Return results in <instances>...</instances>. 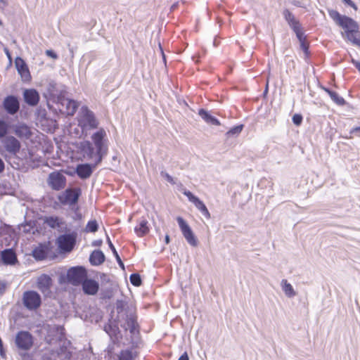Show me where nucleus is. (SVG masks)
<instances>
[{
	"instance_id": "nucleus-1",
	"label": "nucleus",
	"mask_w": 360,
	"mask_h": 360,
	"mask_svg": "<svg viewBox=\"0 0 360 360\" xmlns=\"http://www.w3.org/2000/svg\"><path fill=\"white\" fill-rule=\"evenodd\" d=\"M330 18L342 30V37L354 45L360 46V27L353 18L341 15L334 9L328 10Z\"/></svg>"
},
{
	"instance_id": "nucleus-2",
	"label": "nucleus",
	"mask_w": 360,
	"mask_h": 360,
	"mask_svg": "<svg viewBox=\"0 0 360 360\" xmlns=\"http://www.w3.org/2000/svg\"><path fill=\"white\" fill-rule=\"evenodd\" d=\"M77 122L82 130L96 129L99 124L94 112L86 106L82 107L77 116Z\"/></svg>"
},
{
	"instance_id": "nucleus-3",
	"label": "nucleus",
	"mask_w": 360,
	"mask_h": 360,
	"mask_svg": "<svg viewBox=\"0 0 360 360\" xmlns=\"http://www.w3.org/2000/svg\"><path fill=\"white\" fill-rule=\"evenodd\" d=\"M77 233L75 232L60 235L56 239V245L60 253L72 252L76 245Z\"/></svg>"
},
{
	"instance_id": "nucleus-4",
	"label": "nucleus",
	"mask_w": 360,
	"mask_h": 360,
	"mask_svg": "<svg viewBox=\"0 0 360 360\" xmlns=\"http://www.w3.org/2000/svg\"><path fill=\"white\" fill-rule=\"evenodd\" d=\"M87 273L83 266H75L70 268L67 273V278L69 283L73 285L82 284L86 278Z\"/></svg>"
},
{
	"instance_id": "nucleus-5",
	"label": "nucleus",
	"mask_w": 360,
	"mask_h": 360,
	"mask_svg": "<svg viewBox=\"0 0 360 360\" xmlns=\"http://www.w3.org/2000/svg\"><path fill=\"white\" fill-rule=\"evenodd\" d=\"M17 347L23 351L30 350L34 345V338L28 331H19L15 339Z\"/></svg>"
},
{
	"instance_id": "nucleus-6",
	"label": "nucleus",
	"mask_w": 360,
	"mask_h": 360,
	"mask_svg": "<svg viewBox=\"0 0 360 360\" xmlns=\"http://www.w3.org/2000/svg\"><path fill=\"white\" fill-rule=\"evenodd\" d=\"M24 306L29 310H36L41 306V299L40 295L34 290L24 292L22 295Z\"/></svg>"
},
{
	"instance_id": "nucleus-7",
	"label": "nucleus",
	"mask_w": 360,
	"mask_h": 360,
	"mask_svg": "<svg viewBox=\"0 0 360 360\" xmlns=\"http://www.w3.org/2000/svg\"><path fill=\"white\" fill-rule=\"evenodd\" d=\"M105 138L106 132L103 128H101L91 136V140L96 148V153L97 156L96 164L101 162L102 160V150L104 146V141Z\"/></svg>"
},
{
	"instance_id": "nucleus-8",
	"label": "nucleus",
	"mask_w": 360,
	"mask_h": 360,
	"mask_svg": "<svg viewBox=\"0 0 360 360\" xmlns=\"http://www.w3.org/2000/svg\"><path fill=\"white\" fill-rule=\"evenodd\" d=\"M176 221L178 222L181 231L186 241L191 246L196 247L198 245V242L189 225L181 217H177Z\"/></svg>"
},
{
	"instance_id": "nucleus-9",
	"label": "nucleus",
	"mask_w": 360,
	"mask_h": 360,
	"mask_svg": "<svg viewBox=\"0 0 360 360\" xmlns=\"http://www.w3.org/2000/svg\"><path fill=\"white\" fill-rule=\"evenodd\" d=\"M80 195L79 188H68L58 197V200L63 205H72L77 203Z\"/></svg>"
},
{
	"instance_id": "nucleus-10",
	"label": "nucleus",
	"mask_w": 360,
	"mask_h": 360,
	"mask_svg": "<svg viewBox=\"0 0 360 360\" xmlns=\"http://www.w3.org/2000/svg\"><path fill=\"white\" fill-rule=\"evenodd\" d=\"M66 177L62 172H53L49 175L48 183L51 188L56 191L63 189L66 186Z\"/></svg>"
},
{
	"instance_id": "nucleus-11",
	"label": "nucleus",
	"mask_w": 360,
	"mask_h": 360,
	"mask_svg": "<svg viewBox=\"0 0 360 360\" xmlns=\"http://www.w3.org/2000/svg\"><path fill=\"white\" fill-rule=\"evenodd\" d=\"M77 153L81 155L82 159L91 160L96 155L95 149L89 141H81L76 145Z\"/></svg>"
},
{
	"instance_id": "nucleus-12",
	"label": "nucleus",
	"mask_w": 360,
	"mask_h": 360,
	"mask_svg": "<svg viewBox=\"0 0 360 360\" xmlns=\"http://www.w3.org/2000/svg\"><path fill=\"white\" fill-rule=\"evenodd\" d=\"M283 15L285 20L288 23L289 26L292 29V30L296 34L297 38H301L302 35V27L297 20L295 15L287 8L284 9L283 11Z\"/></svg>"
},
{
	"instance_id": "nucleus-13",
	"label": "nucleus",
	"mask_w": 360,
	"mask_h": 360,
	"mask_svg": "<svg viewBox=\"0 0 360 360\" xmlns=\"http://www.w3.org/2000/svg\"><path fill=\"white\" fill-rule=\"evenodd\" d=\"M3 145L6 150L10 154L15 155L20 152L21 144L20 142L14 136H6L2 141Z\"/></svg>"
},
{
	"instance_id": "nucleus-14",
	"label": "nucleus",
	"mask_w": 360,
	"mask_h": 360,
	"mask_svg": "<svg viewBox=\"0 0 360 360\" xmlns=\"http://www.w3.org/2000/svg\"><path fill=\"white\" fill-rule=\"evenodd\" d=\"M188 200L194 204L196 208L207 218L211 217L210 213L207 207L198 197L195 196L191 191L185 190L183 193Z\"/></svg>"
},
{
	"instance_id": "nucleus-15",
	"label": "nucleus",
	"mask_w": 360,
	"mask_h": 360,
	"mask_svg": "<svg viewBox=\"0 0 360 360\" xmlns=\"http://www.w3.org/2000/svg\"><path fill=\"white\" fill-rule=\"evenodd\" d=\"M51 249L50 242L41 243L33 250L32 255L37 260H44L51 253Z\"/></svg>"
},
{
	"instance_id": "nucleus-16",
	"label": "nucleus",
	"mask_w": 360,
	"mask_h": 360,
	"mask_svg": "<svg viewBox=\"0 0 360 360\" xmlns=\"http://www.w3.org/2000/svg\"><path fill=\"white\" fill-rule=\"evenodd\" d=\"M15 65L22 79L24 82H29L31 79V75L25 60L22 58L18 57L15 58Z\"/></svg>"
},
{
	"instance_id": "nucleus-17",
	"label": "nucleus",
	"mask_w": 360,
	"mask_h": 360,
	"mask_svg": "<svg viewBox=\"0 0 360 360\" xmlns=\"http://www.w3.org/2000/svg\"><path fill=\"white\" fill-rule=\"evenodd\" d=\"M4 107L8 113L14 115L19 110L20 105L16 97L8 96L4 101Z\"/></svg>"
},
{
	"instance_id": "nucleus-18",
	"label": "nucleus",
	"mask_w": 360,
	"mask_h": 360,
	"mask_svg": "<svg viewBox=\"0 0 360 360\" xmlns=\"http://www.w3.org/2000/svg\"><path fill=\"white\" fill-rule=\"evenodd\" d=\"M52 286V279L47 274H41L37 281V287L42 292L46 293L50 291Z\"/></svg>"
},
{
	"instance_id": "nucleus-19",
	"label": "nucleus",
	"mask_w": 360,
	"mask_h": 360,
	"mask_svg": "<svg viewBox=\"0 0 360 360\" xmlns=\"http://www.w3.org/2000/svg\"><path fill=\"white\" fill-rule=\"evenodd\" d=\"M82 285L83 291L86 295H94L99 290L98 282L93 279L86 278Z\"/></svg>"
},
{
	"instance_id": "nucleus-20",
	"label": "nucleus",
	"mask_w": 360,
	"mask_h": 360,
	"mask_svg": "<svg viewBox=\"0 0 360 360\" xmlns=\"http://www.w3.org/2000/svg\"><path fill=\"white\" fill-rule=\"evenodd\" d=\"M97 165L96 163L94 165L89 164L78 165L76 167V173L80 179H88L92 174L93 169Z\"/></svg>"
},
{
	"instance_id": "nucleus-21",
	"label": "nucleus",
	"mask_w": 360,
	"mask_h": 360,
	"mask_svg": "<svg viewBox=\"0 0 360 360\" xmlns=\"http://www.w3.org/2000/svg\"><path fill=\"white\" fill-rule=\"evenodd\" d=\"M25 101L31 106H35L39 101V93L33 89H25L23 93Z\"/></svg>"
},
{
	"instance_id": "nucleus-22",
	"label": "nucleus",
	"mask_w": 360,
	"mask_h": 360,
	"mask_svg": "<svg viewBox=\"0 0 360 360\" xmlns=\"http://www.w3.org/2000/svg\"><path fill=\"white\" fill-rule=\"evenodd\" d=\"M15 134L21 139H29L32 136L30 127L25 124H20L15 127Z\"/></svg>"
},
{
	"instance_id": "nucleus-23",
	"label": "nucleus",
	"mask_w": 360,
	"mask_h": 360,
	"mask_svg": "<svg viewBox=\"0 0 360 360\" xmlns=\"http://www.w3.org/2000/svg\"><path fill=\"white\" fill-rule=\"evenodd\" d=\"M150 231V226L148 222L146 219L139 221V223L134 227V232L138 237L142 238L146 236Z\"/></svg>"
},
{
	"instance_id": "nucleus-24",
	"label": "nucleus",
	"mask_w": 360,
	"mask_h": 360,
	"mask_svg": "<svg viewBox=\"0 0 360 360\" xmlns=\"http://www.w3.org/2000/svg\"><path fill=\"white\" fill-rule=\"evenodd\" d=\"M43 221L51 229L60 228L63 224L62 219L57 216H46L43 218Z\"/></svg>"
},
{
	"instance_id": "nucleus-25",
	"label": "nucleus",
	"mask_w": 360,
	"mask_h": 360,
	"mask_svg": "<svg viewBox=\"0 0 360 360\" xmlns=\"http://www.w3.org/2000/svg\"><path fill=\"white\" fill-rule=\"evenodd\" d=\"M1 259L6 264H14L17 261V257L12 249H6L1 252Z\"/></svg>"
},
{
	"instance_id": "nucleus-26",
	"label": "nucleus",
	"mask_w": 360,
	"mask_h": 360,
	"mask_svg": "<svg viewBox=\"0 0 360 360\" xmlns=\"http://www.w3.org/2000/svg\"><path fill=\"white\" fill-rule=\"evenodd\" d=\"M90 263L94 266H98L105 261V255L101 250H94L89 257Z\"/></svg>"
},
{
	"instance_id": "nucleus-27",
	"label": "nucleus",
	"mask_w": 360,
	"mask_h": 360,
	"mask_svg": "<svg viewBox=\"0 0 360 360\" xmlns=\"http://www.w3.org/2000/svg\"><path fill=\"white\" fill-rule=\"evenodd\" d=\"M198 115L207 122L215 126H219L221 122L218 119L212 116L204 109H200Z\"/></svg>"
},
{
	"instance_id": "nucleus-28",
	"label": "nucleus",
	"mask_w": 360,
	"mask_h": 360,
	"mask_svg": "<svg viewBox=\"0 0 360 360\" xmlns=\"http://www.w3.org/2000/svg\"><path fill=\"white\" fill-rule=\"evenodd\" d=\"M323 89L330 96V98L338 105H343L345 103V99L339 94L328 88L323 87Z\"/></svg>"
},
{
	"instance_id": "nucleus-29",
	"label": "nucleus",
	"mask_w": 360,
	"mask_h": 360,
	"mask_svg": "<svg viewBox=\"0 0 360 360\" xmlns=\"http://www.w3.org/2000/svg\"><path fill=\"white\" fill-rule=\"evenodd\" d=\"M282 286L283 290L287 296L292 297L295 295L292 286L290 283H288L286 280L282 281Z\"/></svg>"
},
{
	"instance_id": "nucleus-30",
	"label": "nucleus",
	"mask_w": 360,
	"mask_h": 360,
	"mask_svg": "<svg viewBox=\"0 0 360 360\" xmlns=\"http://www.w3.org/2000/svg\"><path fill=\"white\" fill-rule=\"evenodd\" d=\"M136 355L129 349L122 350L120 353L119 360H134Z\"/></svg>"
},
{
	"instance_id": "nucleus-31",
	"label": "nucleus",
	"mask_w": 360,
	"mask_h": 360,
	"mask_svg": "<svg viewBox=\"0 0 360 360\" xmlns=\"http://www.w3.org/2000/svg\"><path fill=\"white\" fill-rule=\"evenodd\" d=\"M8 124L6 121L0 119V139L6 137L8 133Z\"/></svg>"
},
{
	"instance_id": "nucleus-32",
	"label": "nucleus",
	"mask_w": 360,
	"mask_h": 360,
	"mask_svg": "<svg viewBox=\"0 0 360 360\" xmlns=\"http://www.w3.org/2000/svg\"><path fill=\"white\" fill-rule=\"evenodd\" d=\"M98 226L97 221L96 220H91L88 221L85 230L86 232L94 233L98 231Z\"/></svg>"
},
{
	"instance_id": "nucleus-33",
	"label": "nucleus",
	"mask_w": 360,
	"mask_h": 360,
	"mask_svg": "<svg viewBox=\"0 0 360 360\" xmlns=\"http://www.w3.org/2000/svg\"><path fill=\"white\" fill-rule=\"evenodd\" d=\"M129 279H130L131 283L136 287L140 286L142 283L141 276L138 274H131Z\"/></svg>"
},
{
	"instance_id": "nucleus-34",
	"label": "nucleus",
	"mask_w": 360,
	"mask_h": 360,
	"mask_svg": "<svg viewBox=\"0 0 360 360\" xmlns=\"http://www.w3.org/2000/svg\"><path fill=\"white\" fill-rule=\"evenodd\" d=\"M77 103L73 100H69L68 101V114L74 115L77 109Z\"/></svg>"
},
{
	"instance_id": "nucleus-35",
	"label": "nucleus",
	"mask_w": 360,
	"mask_h": 360,
	"mask_svg": "<svg viewBox=\"0 0 360 360\" xmlns=\"http://www.w3.org/2000/svg\"><path fill=\"white\" fill-rule=\"evenodd\" d=\"M243 128V125H237L230 129L226 134V136L229 137L235 134H239Z\"/></svg>"
},
{
	"instance_id": "nucleus-36",
	"label": "nucleus",
	"mask_w": 360,
	"mask_h": 360,
	"mask_svg": "<svg viewBox=\"0 0 360 360\" xmlns=\"http://www.w3.org/2000/svg\"><path fill=\"white\" fill-rule=\"evenodd\" d=\"M299 41H300V46L301 49L303 50V51L305 53L307 56L309 55V44L306 41L305 37L304 36V32H302V35L301 38H298Z\"/></svg>"
},
{
	"instance_id": "nucleus-37",
	"label": "nucleus",
	"mask_w": 360,
	"mask_h": 360,
	"mask_svg": "<svg viewBox=\"0 0 360 360\" xmlns=\"http://www.w3.org/2000/svg\"><path fill=\"white\" fill-rule=\"evenodd\" d=\"M292 122L297 126L300 125L302 122V116L300 114H295L292 116Z\"/></svg>"
},
{
	"instance_id": "nucleus-38",
	"label": "nucleus",
	"mask_w": 360,
	"mask_h": 360,
	"mask_svg": "<svg viewBox=\"0 0 360 360\" xmlns=\"http://www.w3.org/2000/svg\"><path fill=\"white\" fill-rule=\"evenodd\" d=\"M113 254L116 258V260L119 264V266L122 268V269H124V263L122 262V259H120L117 252L116 251L115 248H113Z\"/></svg>"
},
{
	"instance_id": "nucleus-39",
	"label": "nucleus",
	"mask_w": 360,
	"mask_h": 360,
	"mask_svg": "<svg viewBox=\"0 0 360 360\" xmlns=\"http://www.w3.org/2000/svg\"><path fill=\"white\" fill-rule=\"evenodd\" d=\"M342 1L345 4L348 5L349 6L352 7V8H354V11L358 10L357 6L352 0H342Z\"/></svg>"
},
{
	"instance_id": "nucleus-40",
	"label": "nucleus",
	"mask_w": 360,
	"mask_h": 360,
	"mask_svg": "<svg viewBox=\"0 0 360 360\" xmlns=\"http://www.w3.org/2000/svg\"><path fill=\"white\" fill-rule=\"evenodd\" d=\"M46 54L53 59H56L58 58L57 54L51 50L46 51Z\"/></svg>"
},
{
	"instance_id": "nucleus-41",
	"label": "nucleus",
	"mask_w": 360,
	"mask_h": 360,
	"mask_svg": "<svg viewBox=\"0 0 360 360\" xmlns=\"http://www.w3.org/2000/svg\"><path fill=\"white\" fill-rule=\"evenodd\" d=\"M358 133V136L360 137V127H354L351 129L350 134Z\"/></svg>"
},
{
	"instance_id": "nucleus-42",
	"label": "nucleus",
	"mask_w": 360,
	"mask_h": 360,
	"mask_svg": "<svg viewBox=\"0 0 360 360\" xmlns=\"http://www.w3.org/2000/svg\"><path fill=\"white\" fill-rule=\"evenodd\" d=\"M178 360H189L188 355L187 352H184Z\"/></svg>"
},
{
	"instance_id": "nucleus-43",
	"label": "nucleus",
	"mask_w": 360,
	"mask_h": 360,
	"mask_svg": "<svg viewBox=\"0 0 360 360\" xmlns=\"http://www.w3.org/2000/svg\"><path fill=\"white\" fill-rule=\"evenodd\" d=\"M5 168L4 162V161L0 158V173H1Z\"/></svg>"
},
{
	"instance_id": "nucleus-44",
	"label": "nucleus",
	"mask_w": 360,
	"mask_h": 360,
	"mask_svg": "<svg viewBox=\"0 0 360 360\" xmlns=\"http://www.w3.org/2000/svg\"><path fill=\"white\" fill-rule=\"evenodd\" d=\"M166 178L167 179L168 181L169 182H173V179L171 176H169V174H166Z\"/></svg>"
},
{
	"instance_id": "nucleus-45",
	"label": "nucleus",
	"mask_w": 360,
	"mask_h": 360,
	"mask_svg": "<svg viewBox=\"0 0 360 360\" xmlns=\"http://www.w3.org/2000/svg\"><path fill=\"white\" fill-rule=\"evenodd\" d=\"M169 242H170L169 236L168 235H166V236H165V243H166V244H169Z\"/></svg>"
},
{
	"instance_id": "nucleus-46",
	"label": "nucleus",
	"mask_w": 360,
	"mask_h": 360,
	"mask_svg": "<svg viewBox=\"0 0 360 360\" xmlns=\"http://www.w3.org/2000/svg\"><path fill=\"white\" fill-rule=\"evenodd\" d=\"M354 64L356 68L360 71V62H356Z\"/></svg>"
},
{
	"instance_id": "nucleus-47",
	"label": "nucleus",
	"mask_w": 360,
	"mask_h": 360,
	"mask_svg": "<svg viewBox=\"0 0 360 360\" xmlns=\"http://www.w3.org/2000/svg\"><path fill=\"white\" fill-rule=\"evenodd\" d=\"M0 2L3 4L4 6H6L8 4L6 0H0Z\"/></svg>"
},
{
	"instance_id": "nucleus-48",
	"label": "nucleus",
	"mask_w": 360,
	"mask_h": 360,
	"mask_svg": "<svg viewBox=\"0 0 360 360\" xmlns=\"http://www.w3.org/2000/svg\"><path fill=\"white\" fill-rule=\"evenodd\" d=\"M109 245H110V248L113 251V248H115V247L113 246L112 243L110 241H109Z\"/></svg>"
},
{
	"instance_id": "nucleus-49",
	"label": "nucleus",
	"mask_w": 360,
	"mask_h": 360,
	"mask_svg": "<svg viewBox=\"0 0 360 360\" xmlns=\"http://www.w3.org/2000/svg\"><path fill=\"white\" fill-rule=\"evenodd\" d=\"M2 24L1 21L0 20V25Z\"/></svg>"
}]
</instances>
